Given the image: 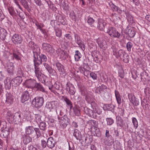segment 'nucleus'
Segmentation results:
<instances>
[{
  "mask_svg": "<svg viewBox=\"0 0 150 150\" xmlns=\"http://www.w3.org/2000/svg\"><path fill=\"white\" fill-rule=\"evenodd\" d=\"M42 47L43 50L48 52L51 56H54L55 55V50L49 43H43L42 44Z\"/></svg>",
  "mask_w": 150,
  "mask_h": 150,
  "instance_id": "4",
  "label": "nucleus"
},
{
  "mask_svg": "<svg viewBox=\"0 0 150 150\" xmlns=\"http://www.w3.org/2000/svg\"><path fill=\"white\" fill-rule=\"evenodd\" d=\"M35 121L37 122H40L41 120V116L40 114H35Z\"/></svg>",
  "mask_w": 150,
  "mask_h": 150,
  "instance_id": "49",
  "label": "nucleus"
},
{
  "mask_svg": "<svg viewBox=\"0 0 150 150\" xmlns=\"http://www.w3.org/2000/svg\"><path fill=\"white\" fill-rule=\"evenodd\" d=\"M109 4L113 11H117L120 13H122V11L119 7L115 5L112 2H110Z\"/></svg>",
  "mask_w": 150,
  "mask_h": 150,
  "instance_id": "30",
  "label": "nucleus"
},
{
  "mask_svg": "<svg viewBox=\"0 0 150 150\" xmlns=\"http://www.w3.org/2000/svg\"><path fill=\"white\" fill-rule=\"evenodd\" d=\"M8 73L11 75H13L15 72L14 66L12 62H9L7 64L6 67Z\"/></svg>",
  "mask_w": 150,
  "mask_h": 150,
  "instance_id": "13",
  "label": "nucleus"
},
{
  "mask_svg": "<svg viewBox=\"0 0 150 150\" xmlns=\"http://www.w3.org/2000/svg\"><path fill=\"white\" fill-rule=\"evenodd\" d=\"M8 11L10 14L12 16H14L15 14V12L14 9L11 7H9L8 8Z\"/></svg>",
  "mask_w": 150,
  "mask_h": 150,
  "instance_id": "60",
  "label": "nucleus"
},
{
  "mask_svg": "<svg viewBox=\"0 0 150 150\" xmlns=\"http://www.w3.org/2000/svg\"><path fill=\"white\" fill-rule=\"evenodd\" d=\"M13 59L14 58L17 60H19L20 59V53L19 52L18 50L17 49H15L13 50Z\"/></svg>",
  "mask_w": 150,
  "mask_h": 150,
  "instance_id": "28",
  "label": "nucleus"
},
{
  "mask_svg": "<svg viewBox=\"0 0 150 150\" xmlns=\"http://www.w3.org/2000/svg\"><path fill=\"white\" fill-rule=\"evenodd\" d=\"M34 88H37L38 90L42 92L45 91V89L41 84L40 83H36Z\"/></svg>",
  "mask_w": 150,
  "mask_h": 150,
  "instance_id": "43",
  "label": "nucleus"
},
{
  "mask_svg": "<svg viewBox=\"0 0 150 150\" xmlns=\"http://www.w3.org/2000/svg\"><path fill=\"white\" fill-rule=\"evenodd\" d=\"M115 94L117 103L119 105L121 103V99L119 92L116 90H115Z\"/></svg>",
  "mask_w": 150,
  "mask_h": 150,
  "instance_id": "37",
  "label": "nucleus"
},
{
  "mask_svg": "<svg viewBox=\"0 0 150 150\" xmlns=\"http://www.w3.org/2000/svg\"><path fill=\"white\" fill-rule=\"evenodd\" d=\"M87 124H88L91 127H96L97 125L96 121L92 120H89Z\"/></svg>",
  "mask_w": 150,
  "mask_h": 150,
  "instance_id": "47",
  "label": "nucleus"
},
{
  "mask_svg": "<svg viewBox=\"0 0 150 150\" xmlns=\"http://www.w3.org/2000/svg\"><path fill=\"white\" fill-rule=\"evenodd\" d=\"M95 20L92 18L90 16L88 17L87 23L91 27L93 26V24Z\"/></svg>",
  "mask_w": 150,
  "mask_h": 150,
  "instance_id": "40",
  "label": "nucleus"
},
{
  "mask_svg": "<svg viewBox=\"0 0 150 150\" xmlns=\"http://www.w3.org/2000/svg\"><path fill=\"white\" fill-rule=\"evenodd\" d=\"M35 67V76L39 79L42 74L41 69L40 68L39 65L37 64L36 63H34Z\"/></svg>",
  "mask_w": 150,
  "mask_h": 150,
  "instance_id": "17",
  "label": "nucleus"
},
{
  "mask_svg": "<svg viewBox=\"0 0 150 150\" xmlns=\"http://www.w3.org/2000/svg\"><path fill=\"white\" fill-rule=\"evenodd\" d=\"M107 124L108 125H111L114 122V121L111 118H107L106 119Z\"/></svg>",
  "mask_w": 150,
  "mask_h": 150,
  "instance_id": "48",
  "label": "nucleus"
},
{
  "mask_svg": "<svg viewBox=\"0 0 150 150\" xmlns=\"http://www.w3.org/2000/svg\"><path fill=\"white\" fill-rule=\"evenodd\" d=\"M45 1L51 9H54V4L51 1H50L49 2L48 1Z\"/></svg>",
  "mask_w": 150,
  "mask_h": 150,
  "instance_id": "62",
  "label": "nucleus"
},
{
  "mask_svg": "<svg viewBox=\"0 0 150 150\" xmlns=\"http://www.w3.org/2000/svg\"><path fill=\"white\" fill-rule=\"evenodd\" d=\"M13 86L17 87L20 85L21 83L22 79L21 77L17 76L12 80Z\"/></svg>",
  "mask_w": 150,
  "mask_h": 150,
  "instance_id": "20",
  "label": "nucleus"
},
{
  "mask_svg": "<svg viewBox=\"0 0 150 150\" xmlns=\"http://www.w3.org/2000/svg\"><path fill=\"white\" fill-rule=\"evenodd\" d=\"M111 19L114 22H116L119 20H120V18L117 14L114 13L111 14Z\"/></svg>",
  "mask_w": 150,
  "mask_h": 150,
  "instance_id": "38",
  "label": "nucleus"
},
{
  "mask_svg": "<svg viewBox=\"0 0 150 150\" xmlns=\"http://www.w3.org/2000/svg\"><path fill=\"white\" fill-rule=\"evenodd\" d=\"M56 52L58 56L60 57L61 59L65 60L67 57V52L62 50L60 48L56 50Z\"/></svg>",
  "mask_w": 150,
  "mask_h": 150,
  "instance_id": "14",
  "label": "nucleus"
},
{
  "mask_svg": "<svg viewBox=\"0 0 150 150\" xmlns=\"http://www.w3.org/2000/svg\"><path fill=\"white\" fill-rule=\"evenodd\" d=\"M28 47L32 50L33 56L35 54L36 56V54H38L39 52L40 51V47L33 42L30 41L28 43Z\"/></svg>",
  "mask_w": 150,
  "mask_h": 150,
  "instance_id": "5",
  "label": "nucleus"
},
{
  "mask_svg": "<svg viewBox=\"0 0 150 150\" xmlns=\"http://www.w3.org/2000/svg\"><path fill=\"white\" fill-rule=\"evenodd\" d=\"M132 121L134 127L135 129H137L138 127V123L137 119L135 117H132Z\"/></svg>",
  "mask_w": 150,
  "mask_h": 150,
  "instance_id": "53",
  "label": "nucleus"
},
{
  "mask_svg": "<svg viewBox=\"0 0 150 150\" xmlns=\"http://www.w3.org/2000/svg\"><path fill=\"white\" fill-rule=\"evenodd\" d=\"M110 26L108 25L102 19H99L98 22V28L101 31H105L108 29V28Z\"/></svg>",
  "mask_w": 150,
  "mask_h": 150,
  "instance_id": "6",
  "label": "nucleus"
},
{
  "mask_svg": "<svg viewBox=\"0 0 150 150\" xmlns=\"http://www.w3.org/2000/svg\"><path fill=\"white\" fill-rule=\"evenodd\" d=\"M125 33L128 34L131 38L133 37L135 35V32L131 27L127 26L125 29Z\"/></svg>",
  "mask_w": 150,
  "mask_h": 150,
  "instance_id": "23",
  "label": "nucleus"
},
{
  "mask_svg": "<svg viewBox=\"0 0 150 150\" xmlns=\"http://www.w3.org/2000/svg\"><path fill=\"white\" fill-rule=\"evenodd\" d=\"M10 132V129L8 128H5L2 131L1 133L3 138L7 139Z\"/></svg>",
  "mask_w": 150,
  "mask_h": 150,
  "instance_id": "34",
  "label": "nucleus"
},
{
  "mask_svg": "<svg viewBox=\"0 0 150 150\" xmlns=\"http://www.w3.org/2000/svg\"><path fill=\"white\" fill-rule=\"evenodd\" d=\"M32 92V90H30L23 92L21 97V101L22 103H23L29 99L30 98V94Z\"/></svg>",
  "mask_w": 150,
  "mask_h": 150,
  "instance_id": "7",
  "label": "nucleus"
},
{
  "mask_svg": "<svg viewBox=\"0 0 150 150\" xmlns=\"http://www.w3.org/2000/svg\"><path fill=\"white\" fill-rule=\"evenodd\" d=\"M75 41L77 44H80V42H82L80 37L78 35L76 34L75 35Z\"/></svg>",
  "mask_w": 150,
  "mask_h": 150,
  "instance_id": "57",
  "label": "nucleus"
},
{
  "mask_svg": "<svg viewBox=\"0 0 150 150\" xmlns=\"http://www.w3.org/2000/svg\"><path fill=\"white\" fill-rule=\"evenodd\" d=\"M35 24L37 27V29H39L40 30L42 29L44 27V24L41 23H39L37 21H36Z\"/></svg>",
  "mask_w": 150,
  "mask_h": 150,
  "instance_id": "50",
  "label": "nucleus"
},
{
  "mask_svg": "<svg viewBox=\"0 0 150 150\" xmlns=\"http://www.w3.org/2000/svg\"><path fill=\"white\" fill-rule=\"evenodd\" d=\"M34 131L36 132L37 138H39L41 135V133L40 130L38 128H35Z\"/></svg>",
  "mask_w": 150,
  "mask_h": 150,
  "instance_id": "54",
  "label": "nucleus"
},
{
  "mask_svg": "<svg viewBox=\"0 0 150 150\" xmlns=\"http://www.w3.org/2000/svg\"><path fill=\"white\" fill-rule=\"evenodd\" d=\"M104 143L105 145L110 146L112 145L114 143V141L113 139H111L110 140H105Z\"/></svg>",
  "mask_w": 150,
  "mask_h": 150,
  "instance_id": "46",
  "label": "nucleus"
},
{
  "mask_svg": "<svg viewBox=\"0 0 150 150\" xmlns=\"http://www.w3.org/2000/svg\"><path fill=\"white\" fill-rule=\"evenodd\" d=\"M56 35L58 37H60L62 36V30L59 29L57 28L55 30Z\"/></svg>",
  "mask_w": 150,
  "mask_h": 150,
  "instance_id": "55",
  "label": "nucleus"
},
{
  "mask_svg": "<svg viewBox=\"0 0 150 150\" xmlns=\"http://www.w3.org/2000/svg\"><path fill=\"white\" fill-rule=\"evenodd\" d=\"M13 98L11 94H8L6 96V102H8V103H12L13 102Z\"/></svg>",
  "mask_w": 150,
  "mask_h": 150,
  "instance_id": "42",
  "label": "nucleus"
},
{
  "mask_svg": "<svg viewBox=\"0 0 150 150\" xmlns=\"http://www.w3.org/2000/svg\"><path fill=\"white\" fill-rule=\"evenodd\" d=\"M66 90L71 95H73L76 92V90L74 86L69 82H68L66 84Z\"/></svg>",
  "mask_w": 150,
  "mask_h": 150,
  "instance_id": "11",
  "label": "nucleus"
},
{
  "mask_svg": "<svg viewBox=\"0 0 150 150\" xmlns=\"http://www.w3.org/2000/svg\"><path fill=\"white\" fill-rule=\"evenodd\" d=\"M56 65L58 71L60 74H62L64 75L66 74L65 70L64 69V65L59 62L56 63Z\"/></svg>",
  "mask_w": 150,
  "mask_h": 150,
  "instance_id": "22",
  "label": "nucleus"
},
{
  "mask_svg": "<svg viewBox=\"0 0 150 150\" xmlns=\"http://www.w3.org/2000/svg\"><path fill=\"white\" fill-rule=\"evenodd\" d=\"M75 54L74 55L75 60L76 61H79L81 57V54L79 50H77L75 52Z\"/></svg>",
  "mask_w": 150,
  "mask_h": 150,
  "instance_id": "39",
  "label": "nucleus"
},
{
  "mask_svg": "<svg viewBox=\"0 0 150 150\" xmlns=\"http://www.w3.org/2000/svg\"><path fill=\"white\" fill-rule=\"evenodd\" d=\"M32 140V138L28 136H25L23 138V142L26 144L31 142Z\"/></svg>",
  "mask_w": 150,
  "mask_h": 150,
  "instance_id": "45",
  "label": "nucleus"
},
{
  "mask_svg": "<svg viewBox=\"0 0 150 150\" xmlns=\"http://www.w3.org/2000/svg\"><path fill=\"white\" fill-rule=\"evenodd\" d=\"M119 76L120 77V78L119 79L120 81H121L122 79L124 78L125 76V74L124 72L122 71H120L119 72Z\"/></svg>",
  "mask_w": 150,
  "mask_h": 150,
  "instance_id": "58",
  "label": "nucleus"
},
{
  "mask_svg": "<svg viewBox=\"0 0 150 150\" xmlns=\"http://www.w3.org/2000/svg\"><path fill=\"white\" fill-rule=\"evenodd\" d=\"M23 114L20 112H17L14 113L13 116V121L16 124H19L21 122Z\"/></svg>",
  "mask_w": 150,
  "mask_h": 150,
  "instance_id": "12",
  "label": "nucleus"
},
{
  "mask_svg": "<svg viewBox=\"0 0 150 150\" xmlns=\"http://www.w3.org/2000/svg\"><path fill=\"white\" fill-rule=\"evenodd\" d=\"M79 69L81 73L85 76H87L90 73V71L83 67H80Z\"/></svg>",
  "mask_w": 150,
  "mask_h": 150,
  "instance_id": "36",
  "label": "nucleus"
},
{
  "mask_svg": "<svg viewBox=\"0 0 150 150\" xmlns=\"http://www.w3.org/2000/svg\"><path fill=\"white\" fill-rule=\"evenodd\" d=\"M63 116L61 117L59 120L60 125L63 128L66 127L69 124V120L67 117V116L64 115Z\"/></svg>",
  "mask_w": 150,
  "mask_h": 150,
  "instance_id": "10",
  "label": "nucleus"
},
{
  "mask_svg": "<svg viewBox=\"0 0 150 150\" xmlns=\"http://www.w3.org/2000/svg\"><path fill=\"white\" fill-rule=\"evenodd\" d=\"M116 122L118 127H122L124 125V123L122 119L119 116L116 117Z\"/></svg>",
  "mask_w": 150,
  "mask_h": 150,
  "instance_id": "33",
  "label": "nucleus"
},
{
  "mask_svg": "<svg viewBox=\"0 0 150 150\" xmlns=\"http://www.w3.org/2000/svg\"><path fill=\"white\" fill-rule=\"evenodd\" d=\"M40 124L39 125V127L40 129L44 131L46 128V123L43 122H40Z\"/></svg>",
  "mask_w": 150,
  "mask_h": 150,
  "instance_id": "44",
  "label": "nucleus"
},
{
  "mask_svg": "<svg viewBox=\"0 0 150 150\" xmlns=\"http://www.w3.org/2000/svg\"><path fill=\"white\" fill-rule=\"evenodd\" d=\"M133 46L132 43L130 42H128L126 45L127 50L130 52L131 51V49Z\"/></svg>",
  "mask_w": 150,
  "mask_h": 150,
  "instance_id": "56",
  "label": "nucleus"
},
{
  "mask_svg": "<svg viewBox=\"0 0 150 150\" xmlns=\"http://www.w3.org/2000/svg\"><path fill=\"white\" fill-rule=\"evenodd\" d=\"M105 32L108 33L111 37L119 38L120 36V33L114 27L110 26L108 29L105 31Z\"/></svg>",
  "mask_w": 150,
  "mask_h": 150,
  "instance_id": "1",
  "label": "nucleus"
},
{
  "mask_svg": "<svg viewBox=\"0 0 150 150\" xmlns=\"http://www.w3.org/2000/svg\"><path fill=\"white\" fill-rule=\"evenodd\" d=\"M107 88V87L106 86L102 84L96 88L95 92L99 94H100L102 93H104L105 92V91Z\"/></svg>",
  "mask_w": 150,
  "mask_h": 150,
  "instance_id": "25",
  "label": "nucleus"
},
{
  "mask_svg": "<svg viewBox=\"0 0 150 150\" xmlns=\"http://www.w3.org/2000/svg\"><path fill=\"white\" fill-rule=\"evenodd\" d=\"M59 105V103L57 101H54L50 102L47 103L46 108L47 109V113L50 112L51 111L52 109L56 108L57 106Z\"/></svg>",
  "mask_w": 150,
  "mask_h": 150,
  "instance_id": "8",
  "label": "nucleus"
},
{
  "mask_svg": "<svg viewBox=\"0 0 150 150\" xmlns=\"http://www.w3.org/2000/svg\"><path fill=\"white\" fill-rule=\"evenodd\" d=\"M41 145L42 148H45L47 145V142L44 140H42L41 141Z\"/></svg>",
  "mask_w": 150,
  "mask_h": 150,
  "instance_id": "63",
  "label": "nucleus"
},
{
  "mask_svg": "<svg viewBox=\"0 0 150 150\" xmlns=\"http://www.w3.org/2000/svg\"><path fill=\"white\" fill-rule=\"evenodd\" d=\"M64 100L66 102L67 105L69 107L70 109H71L73 105L71 101L67 98H64Z\"/></svg>",
  "mask_w": 150,
  "mask_h": 150,
  "instance_id": "52",
  "label": "nucleus"
},
{
  "mask_svg": "<svg viewBox=\"0 0 150 150\" xmlns=\"http://www.w3.org/2000/svg\"><path fill=\"white\" fill-rule=\"evenodd\" d=\"M125 52L122 50H120L118 52V54L119 56L121 58H122L124 56Z\"/></svg>",
  "mask_w": 150,
  "mask_h": 150,
  "instance_id": "59",
  "label": "nucleus"
},
{
  "mask_svg": "<svg viewBox=\"0 0 150 150\" xmlns=\"http://www.w3.org/2000/svg\"><path fill=\"white\" fill-rule=\"evenodd\" d=\"M7 35V33L6 30L4 28L0 29V39L1 40H4Z\"/></svg>",
  "mask_w": 150,
  "mask_h": 150,
  "instance_id": "29",
  "label": "nucleus"
},
{
  "mask_svg": "<svg viewBox=\"0 0 150 150\" xmlns=\"http://www.w3.org/2000/svg\"><path fill=\"white\" fill-rule=\"evenodd\" d=\"M4 83L5 87L6 89L9 90L11 88V85H12V80H11L9 78L7 77L4 80Z\"/></svg>",
  "mask_w": 150,
  "mask_h": 150,
  "instance_id": "26",
  "label": "nucleus"
},
{
  "mask_svg": "<svg viewBox=\"0 0 150 150\" xmlns=\"http://www.w3.org/2000/svg\"><path fill=\"white\" fill-rule=\"evenodd\" d=\"M55 145V142L53 138L52 137L49 138L47 141V146L50 148H53Z\"/></svg>",
  "mask_w": 150,
  "mask_h": 150,
  "instance_id": "27",
  "label": "nucleus"
},
{
  "mask_svg": "<svg viewBox=\"0 0 150 150\" xmlns=\"http://www.w3.org/2000/svg\"><path fill=\"white\" fill-rule=\"evenodd\" d=\"M45 84L46 85H47V84L50 85L48 86V88L50 90L53 92H54L55 90H58L59 89V85L57 83H55L53 86L52 85V83L50 82L46 83Z\"/></svg>",
  "mask_w": 150,
  "mask_h": 150,
  "instance_id": "18",
  "label": "nucleus"
},
{
  "mask_svg": "<svg viewBox=\"0 0 150 150\" xmlns=\"http://www.w3.org/2000/svg\"><path fill=\"white\" fill-rule=\"evenodd\" d=\"M73 110L74 112L76 115L79 116L80 115V111L77 108H75Z\"/></svg>",
  "mask_w": 150,
  "mask_h": 150,
  "instance_id": "61",
  "label": "nucleus"
},
{
  "mask_svg": "<svg viewBox=\"0 0 150 150\" xmlns=\"http://www.w3.org/2000/svg\"><path fill=\"white\" fill-rule=\"evenodd\" d=\"M58 21L59 23H60L62 25H65L67 24L65 18L62 16H60L58 17Z\"/></svg>",
  "mask_w": 150,
  "mask_h": 150,
  "instance_id": "41",
  "label": "nucleus"
},
{
  "mask_svg": "<svg viewBox=\"0 0 150 150\" xmlns=\"http://www.w3.org/2000/svg\"><path fill=\"white\" fill-rule=\"evenodd\" d=\"M44 99L42 97H36L32 101L33 105L35 108H39L42 107L44 103Z\"/></svg>",
  "mask_w": 150,
  "mask_h": 150,
  "instance_id": "3",
  "label": "nucleus"
},
{
  "mask_svg": "<svg viewBox=\"0 0 150 150\" xmlns=\"http://www.w3.org/2000/svg\"><path fill=\"white\" fill-rule=\"evenodd\" d=\"M34 130L35 128L32 126H29L25 128V132L27 134L31 135L33 133Z\"/></svg>",
  "mask_w": 150,
  "mask_h": 150,
  "instance_id": "35",
  "label": "nucleus"
},
{
  "mask_svg": "<svg viewBox=\"0 0 150 150\" xmlns=\"http://www.w3.org/2000/svg\"><path fill=\"white\" fill-rule=\"evenodd\" d=\"M97 42L99 47L104 50L107 48V44L106 41L102 38H98Z\"/></svg>",
  "mask_w": 150,
  "mask_h": 150,
  "instance_id": "15",
  "label": "nucleus"
},
{
  "mask_svg": "<svg viewBox=\"0 0 150 150\" xmlns=\"http://www.w3.org/2000/svg\"><path fill=\"white\" fill-rule=\"evenodd\" d=\"M36 81L33 79H30L26 80L25 82L26 87L28 88H30L31 89L34 88L36 84Z\"/></svg>",
  "mask_w": 150,
  "mask_h": 150,
  "instance_id": "16",
  "label": "nucleus"
},
{
  "mask_svg": "<svg viewBox=\"0 0 150 150\" xmlns=\"http://www.w3.org/2000/svg\"><path fill=\"white\" fill-rule=\"evenodd\" d=\"M21 3L27 9L29 8V6L28 5V3L26 0H21Z\"/></svg>",
  "mask_w": 150,
  "mask_h": 150,
  "instance_id": "51",
  "label": "nucleus"
},
{
  "mask_svg": "<svg viewBox=\"0 0 150 150\" xmlns=\"http://www.w3.org/2000/svg\"><path fill=\"white\" fill-rule=\"evenodd\" d=\"M84 111L87 115L91 117L96 118V113L87 107L84 108Z\"/></svg>",
  "mask_w": 150,
  "mask_h": 150,
  "instance_id": "21",
  "label": "nucleus"
},
{
  "mask_svg": "<svg viewBox=\"0 0 150 150\" xmlns=\"http://www.w3.org/2000/svg\"><path fill=\"white\" fill-rule=\"evenodd\" d=\"M123 11L125 12L126 18L129 22L130 23H133L134 22L133 20V18L132 16L129 14V12L128 11H125L123 10Z\"/></svg>",
  "mask_w": 150,
  "mask_h": 150,
  "instance_id": "32",
  "label": "nucleus"
},
{
  "mask_svg": "<svg viewBox=\"0 0 150 150\" xmlns=\"http://www.w3.org/2000/svg\"><path fill=\"white\" fill-rule=\"evenodd\" d=\"M128 98L129 100L133 105L137 106L139 105V102L136 100L134 94L132 93H129L128 95Z\"/></svg>",
  "mask_w": 150,
  "mask_h": 150,
  "instance_id": "19",
  "label": "nucleus"
},
{
  "mask_svg": "<svg viewBox=\"0 0 150 150\" xmlns=\"http://www.w3.org/2000/svg\"><path fill=\"white\" fill-rule=\"evenodd\" d=\"M90 76L94 80H96L97 79V75L93 72H92L90 73Z\"/></svg>",
  "mask_w": 150,
  "mask_h": 150,
  "instance_id": "64",
  "label": "nucleus"
},
{
  "mask_svg": "<svg viewBox=\"0 0 150 150\" xmlns=\"http://www.w3.org/2000/svg\"><path fill=\"white\" fill-rule=\"evenodd\" d=\"M12 40L13 43L18 45L20 44L21 43L23 39L21 35L16 33L12 36Z\"/></svg>",
  "mask_w": 150,
  "mask_h": 150,
  "instance_id": "9",
  "label": "nucleus"
},
{
  "mask_svg": "<svg viewBox=\"0 0 150 150\" xmlns=\"http://www.w3.org/2000/svg\"><path fill=\"white\" fill-rule=\"evenodd\" d=\"M40 51H39L38 54H36V56L35 54L33 56L34 63H36L38 65L41 64L42 61L46 62L47 60V58L46 55L42 54L40 55Z\"/></svg>",
  "mask_w": 150,
  "mask_h": 150,
  "instance_id": "2",
  "label": "nucleus"
},
{
  "mask_svg": "<svg viewBox=\"0 0 150 150\" xmlns=\"http://www.w3.org/2000/svg\"><path fill=\"white\" fill-rule=\"evenodd\" d=\"M55 108L56 112L58 115V120H60V117L59 116H62L64 115V113L62 111L63 109V107L60 105H58Z\"/></svg>",
  "mask_w": 150,
  "mask_h": 150,
  "instance_id": "24",
  "label": "nucleus"
},
{
  "mask_svg": "<svg viewBox=\"0 0 150 150\" xmlns=\"http://www.w3.org/2000/svg\"><path fill=\"white\" fill-rule=\"evenodd\" d=\"M73 136L76 138L77 140H80L82 139L81 132L78 130L76 129L74 130Z\"/></svg>",
  "mask_w": 150,
  "mask_h": 150,
  "instance_id": "31",
  "label": "nucleus"
}]
</instances>
